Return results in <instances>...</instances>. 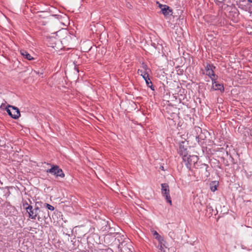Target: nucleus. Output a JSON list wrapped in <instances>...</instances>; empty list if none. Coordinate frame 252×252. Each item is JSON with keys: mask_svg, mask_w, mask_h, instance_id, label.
<instances>
[{"mask_svg": "<svg viewBox=\"0 0 252 252\" xmlns=\"http://www.w3.org/2000/svg\"><path fill=\"white\" fill-rule=\"evenodd\" d=\"M143 79L145 80L146 86L148 88L151 89V90L155 91L156 87L153 85L152 79L153 77L152 75V73L151 69L148 67L147 65L143 63Z\"/></svg>", "mask_w": 252, "mask_h": 252, "instance_id": "1", "label": "nucleus"}, {"mask_svg": "<svg viewBox=\"0 0 252 252\" xmlns=\"http://www.w3.org/2000/svg\"><path fill=\"white\" fill-rule=\"evenodd\" d=\"M50 165L51 166V168L46 170L47 173H51L52 175H54L56 178H58L59 177L63 178L64 177L65 174L63 170L60 168L58 165L54 164Z\"/></svg>", "mask_w": 252, "mask_h": 252, "instance_id": "2", "label": "nucleus"}, {"mask_svg": "<svg viewBox=\"0 0 252 252\" xmlns=\"http://www.w3.org/2000/svg\"><path fill=\"white\" fill-rule=\"evenodd\" d=\"M216 67L213 64L207 63L205 66V69L206 71V74L210 77L212 81L213 87L216 80H217L218 76L216 75L214 72V69Z\"/></svg>", "mask_w": 252, "mask_h": 252, "instance_id": "3", "label": "nucleus"}, {"mask_svg": "<svg viewBox=\"0 0 252 252\" xmlns=\"http://www.w3.org/2000/svg\"><path fill=\"white\" fill-rule=\"evenodd\" d=\"M195 166L197 169L199 170V172L202 176H204V177H208L210 176L208 165L198 162L196 163Z\"/></svg>", "mask_w": 252, "mask_h": 252, "instance_id": "4", "label": "nucleus"}, {"mask_svg": "<svg viewBox=\"0 0 252 252\" xmlns=\"http://www.w3.org/2000/svg\"><path fill=\"white\" fill-rule=\"evenodd\" d=\"M6 109L8 114L13 119H17L20 116V111L16 107L8 105Z\"/></svg>", "mask_w": 252, "mask_h": 252, "instance_id": "5", "label": "nucleus"}, {"mask_svg": "<svg viewBox=\"0 0 252 252\" xmlns=\"http://www.w3.org/2000/svg\"><path fill=\"white\" fill-rule=\"evenodd\" d=\"M161 186V193L162 195L165 197L166 201L171 204L172 201L169 193V187L167 183H162Z\"/></svg>", "mask_w": 252, "mask_h": 252, "instance_id": "6", "label": "nucleus"}, {"mask_svg": "<svg viewBox=\"0 0 252 252\" xmlns=\"http://www.w3.org/2000/svg\"><path fill=\"white\" fill-rule=\"evenodd\" d=\"M37 218L39 221H42L43 220L46 221V220H47L48 218H50L48 211L45 209H40L39 208Z\"/></svg>", "mask_w": 252, "mask_h": 252, "instance_id": "7", "label": "nucleus"}, {"mask_svg": "<svg viewBox=\"0 0 252 252\" xmlns=\"http://www.w3.org/2000/svg\"><path fill=\"white\" fill-rule=\"evenodd\" d=\"M59 42L60 39L54 36L47 37L46 39V44L49 47L52 48L56 47L57 43H59Z\"/></svg>", "mask_w": 252, "mask_h": 252, "instance_id": "8", "label": "nucleus"}, {"mask_svg": "<svg viewBox=\"0 0 252 252\" xmlns=\"http://www.w3.org/2000/svg\"><path fill=\"white\" fill-rule=\"evenodd\" d=\"M185 141H182L179 143V147L178 150V153L182 156L187 157V154L188 153V151L187 148V145H186Z\"/></svg>", "mask_w": 252, "mask_h": 252, "instance_id": "9", "label": "nucleus"}, {"mask_svg": "<svg viewBox=\"0 0 252 252\" xmlns=\"http://www.w3.org/2000/svg\"><path fill=\"white\" fill-rule=\"evenodd\" d=\"M39 211V207H35L34 209L32 207H30L29 208L28 211H27L26 212L28 214V216L29 218L31 219L35 220L37 217V215L38 214V212Z\"/></svg>", "mask_w": 252, "mask_h": 252, "instance_id": "10", "label": "nucleus"}, {"mask_svg": "<svg viewBox=\"0 0 252 252\" xmlns=\"http://www.w3.org/2000/svg\"><path fill=\"white\" fill-rule=\"evenodd\" d=\"M162 13L164 16H167L169 15H171L172 14V10L170 8V7L166 5H164L163 7L161 8Z\"/></svg>", "mask_w": 252, "mask_h": 252, "instance_id": "11", "label": "nucleus"}, {"mask_svg": "<svg viewBox=\"0 0 252 252\" xmlns=\"http://www.w3.org/2000/svg\"><path fill=\"white\" fill-rule=\"evenodd\" d=\"M214 87L212 86V89L214 90H219L221 92H223L224 91V88L223 85L222 84L218 83L217 80H216V83L214 84Z\"/></svg>", "mask_w": 252, "mask_h": 252, "instance_id": "12", "label": "nucleus"}, {"mask_svg": "<svg viewBox=\"0 0 252 252\" xmlns=\"http://www.w3.org/2000/svg\"><path fill=\"white\" fill-rule=\"evenodd\" d=\"M20 54L24 58L29 61H31L34 59V58L32 57V56L27 51L25 50H21Z\"/></svg>", "mask_w": 252, "mask_h": 252, "instance_id": "13", "label": "nucleus"}, {"mask_svg": "<svg viewBox=\"0 0 252 252\" xmlns=\"http://www.w3.org/2000/svg\"><path fill=\"white\" fill-rule=\"evenodd\" d=\"M191 158H194V157H191L190 155H189L188 153L187 154V157H186V158L185 157H182V158L183 160L186 162V164L187 165H188V164H191Z\"/></svg>", "mask_w": 252, "mask_h": 252, "instance_id": "14", "label": "nucleus"}, {"mask_svg": "<svg viewBox=\"0 0 252 252\" xmlns=\"http://www.w3.org/2000/svg\"><path fill=\"white\" fill-rule=\"evenodd\" d=\"M218 182L217 181H212L210 184V188L212 191H215L217 189Z\"/></svg>", "mask_w": 252, "mask_h": 252, "instance_id": "15", "label": "nucleus"}, {"mask_svg": "<svg viewBox=\"0 0 252 252\" xmlns=\"http://www.w3.org/2000/svg\"><path fill=\"white\" fill-rule=\"evenodd\" d=\"M22 204L23 208L25 209L26 211H28L29 208H30V207H32V205L29 204L28 201L26 200L23 199L22 201Z\"/></svg>", "mask_w": 252, "mask_h": 252, "instance_id": "16", "label": "nucleus"}, {"mask_svg": "<svg viewBox=\"0 0 252 252\" xmlns=\"http://www.w3.org/2000/svg\"><path fill=\"white\" fill-rule=\"evenodd\" d=\"M152 45L156 49H157L158 52L159 53L160 51L162 50V46L161 44H156L155 43H153Z\"/></svg>", "mask_w": 252, "mask_h": 252, "instance_id": "17", "label": "nucleus"}, {"mask_svg": "<svg viewBox=\"0 0 252 252\" xmlns=\"http://www.w3.org/2000/svg\"><path fill=\"white\" fill-rule=\"evenodd\" d=\"M116 240V238H115L114 237H112L110 235H106L104 237V242L106 243V244H108L109 243V242H107L108 240Z\"/></svg>", "mask_w": 252, "mask_h": 252, "instance_id": "18", "label": "nucleus"}, {"mask_svg": "<svg viewBox=\"0 0 252 252\" xmlns=\"http://www.w3.org/2000/svg\"><path fill=\"white\" fill-rule=\"evenodd\" d=\"M153 235L155 237V238L158 239V241L163 240L162 237L159 235V234L156 231H153Z\"/></svg>", "mask_w": 252, "mask_h": 252, "instance_id": "19", "label": "nucleus"}, {"mask_svg": "<svg viewBox=\"0 0 252 252\" xmlns=\"http://www.w3.org/2000/svg\"><path fill=\"white\" fill-rule=\"evenodd\" d=\"M161 241L162 240H160V241H159V244L158 245V248L159 250H160L161 251H163L164 252L165 250H164V245H162V243H161Z\"/></svg>", "mask_w": 252, "mask_h": 252, "instance_id": "20", "label": "nucleus"}, {"mask_svg": "<svg viewBox=\"0 0 252 252\" xmlns=\"http://www.w3.org/2000/svg\"><path fill=\"white\" fill-rule=\"evenodd\" d=\"M44 206L48 209V210H50L51 211H53L54 210V207L52 206L50 204H49L48 203H44Z\"/></svg>", "mask_w": 252, "mask_h": 252, "instance_id": "21", "label": "nucleus"}, {"mask_svg": "<svg viewBox=\"0 0 252 252\" xmlns=\"http://www.w3.org/2000/svg\"><path fill=\"white\" fill-rule=\"evenodd\" d=\"M3 192L4 193V195L6 197L8 196L9 195V194H10V191L8 189H4Z\"/></svg>", "mask_w": 252, "mask_h": 252, "instance_id": "22", "label": "nucleus"}, {"mask_svg": "<svg viewBox=\"0 0 252 252\" xmlns=\"http://www.w3.org/2000/svg\"><path fill=\"white\" fill-rule=\"evenodd\" d=\"M206 209L207 211H209L210 213L213 211V208L210 205H207L206 207Z\"/></svg>", "mask_w": 252, "mask_h": 252, "instance_id": "23", "label": "nucleus"}, {"mask_svg": "<svg viewBox=\"0 0 252 252\" xmlns=\"http://www.w3.org/2000/svg\"><path fill=\"white\" fill-rule=\"evenodd\" d=\"M194 130L197 132H201V128L200 127H194Z\"/></svg>", "mask_w": 252, "mask_h": 252, "instance_id": "24", "label": "nucleus"}, {"mask_svg": "<svg viewBox=\"0 0 252 252\" xmlns=\"http://www.w3.org/2000/svg\"><path fill=\"white\" fill-rule=\"evenodd\" d=\"M34 72L36 73V74H43V72L42 71L41 72H40L39 71H36V70H34Z\"/></svg>", "mask_w": 252, "mask_h": 252, "instance_id": "25", "label": "nucleus"}, {"mask_svg": "<svg viewBox=\"0 0 252 252\" xmlns=\"http://www.w3.org/2000/svg\"><path fill=\"white\" fill-rule=\"evenodd\" d=\"M4 245H5V247H6V248H8L10 246L9 245V244L7 243H4Z\"/></svg>", "mask_w": 252, "mask_h": 252, "instance_id": "26", "label": "nucleus"}, {"mask_svg": "<svg viewBox=\"0 0 252 252\" xmlns=\"http://www.w3.org/2000/svg\"><path fill=\"white\" fill-rule=\"evenodd\" d=\"M195 138H196V140L198 141V142H199V135H196L195 136Z\"/></svg>", "mask_w": 252, "mask_h": 252, "instance_id": "27", "label": "nucleus"}, {"mask_svg": "<svg viewBox=\"0 0 252 252\" xmlns=\"http://www.w3.org/2000/svg\"><path fill=\"white\" fill-rule=\"evenodd\" d=\"M164 5H162L161 4H159V7L161 9L162 8V7H163Z\"/></svg>", "mask_w": 252, "mask_h": 252, "instance_id": "28", "label": "nucleus"}, {"mask_svg": "<svg viewBox=\"0 0 252 252\" xmlns=\"http://www.w3.org/2000/svg\"><path fill=\"white\" fill-rule=\"evenodd\" d=\"M75 69L78 72H79V69L78 67H75Z\"/></svg>", "mask_w": 252, "mask_h": 252, "instance_id": "29", "label": "nucleus"}, {"mask_svg": "<svg viewBox=\"0 0 252 252\" xmlns=\"http://www.w3.org/2000/svg\"><path fill=\"white\" fill-rule=\"evenodd\" d=\"M139 72H142V70L138 69V73H139Z\"/></svg>", "mask_w": 252, "mask_h": 252, "instance_id": "30", "label": "nucleus"}, {"mask_svg": "<svg viewBox=\"0 0 252 252\" xmlns=\"http://www.w3.org/2000/svg\"><path fill=\"white\" fill-rule=\"evenodd\" d=\"M249 2L252 3V0H248Z\"/></svg>", "mask_w": 252, "mask_h": 252, "instance_id": "31", "label": "nucleus"}, {"mask_svg": "<svg viewBox=\"0 0 252 252\" xmlns=\"http://www.w3.org/2000/svg\"><path fill=\"white\" fill-rule=\"evenodd\" d=\"M161 169H162V170L163 169V166H162V167H161Z\"/></svg>", "mask_w": 252, "mask_h": 252, "instance_id": "32", "label": "nucleus"}]
</instances>
